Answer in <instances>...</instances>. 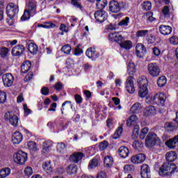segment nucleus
Segmentation results:
<instances>
[{"label": "nucleus", "instance_id": "f257e3e1", "mask_svg": "<svg viewBox=\"0 0 178 178\" xmlns=\"http://www.w3.org/2000/svg\"><path fill=\"white\" fill-rule=\"evenodd\" d=\"M108 40L113 42H117V44H119L120 47L124 49H131V48H133V43L131 41L124 40V38L118 32L110 33Z\"/></svg>", "mask_w": 178, "mask_h": 178}, {"label": "nucleus", "instance_id": "f03ea898", "mask_svg": "<svg viewBox=\"0 0 178 178\" xmlns=\"http://www.w3.org/2000/svg\"><path fill=\"white\" fill-rule=\"evenodd\" d=\"M177 167L176 164L171 163H164L159 170V174L162 177L170 176L172 173H175Z\"/></svg>", "mask_w": 178, "mask_h": 178}, {"label": "nucleus", "instance_id": "7ed1b4c3", "mask_svg": "<svg viewBox=\"0 0 178 178\" xmlns=\"http://www.w3.org/2000/svg\"><path fill=\"white\" fill-rule=\"evenodd\" d=\"M37 13V4L33 2H29L24 10V14L21 17V20L24 21L30 19L31 16H34Z\"/></svg>", "mask_w": 178, "mask_h": 178}, {"label": "nucleus", "instance_id": "20e7f679", "mask_svg": "<svg viewBox=\"0 0 178 178\" xmlns=\"http://www.w3.org/2000/svg\"><path fill=\"white\" fill-rule=\"evenodd\" d=\"M108 8L110 12H112V13H119L120 10H122V9H126L127 8V4L123 1L119 3L116 0H111L109 2Z\"/></svg>", "mask_w": 178, "mask_h": 178}, {"label": "nucleus", "instance_id": "39448f33", "mask_svg": "<svg viewBox=\"0 0 178 178\" xmlns=\"http://www.w3.org/2000/svg\"><path fill=\"white\" fill-rule=\"evenodd\" d=\"M156 143L157 144H161V139L159 138V137H158L156 134L154 132H149L147 134V136L145 140L146 147H154V145H155Z\"/></svg>", "mask_w": 178, "mask_h": 178}, {"label": "nucleus", "instance_id": "423d86ee", "mask_svg": "<svg viewBox=\"0 0 178 178\" xmlns=\"http://www.w3.org/2000/svg\"><path fill=\"white\" fill-rule=\"evenodd\" d=\"M14 162L18 165H24L27 162V153L22 150H19L13 154Z\"/></svg>", "mask_w": 178, "mask_h": 178}, {"label": "nucleus", "instance_id": "0eeeda50", "mask_svg": "<svg viewBox=\"0 0 178 178\" xmlns=\"http://www.w3.org/2000/svg\"><path fill=\"white\" fill-rule=\"evenodd\" d=\"M147 72L152 77H158L161 74V68L156 63H150L147 65Z\"/></svg>", "mask_w": 178, "mask_h": 178}, {"label": "nucleus", "instance_id": "6e6552de", "mask_svg": "<svg viewBox=\"0 0 178 178\" xmlns=\"http://www.w3.org/2000/svg\"><path fill=\"white\" fill-rule=\"evenodd\" d=\"M4 119L6 120H9L10 124L14 126V127H17V126H19V118L10 111L5 113Z\"/></svg>", "mask_w": 178, "mask_h": 178}, {"label": "nucleus", "instance_id": "1a4fd4ad", "mask_svg": "<svg viewBox=\"0 0 178 178\" xmlns=\"http://www.w3.org/2000/svg\"><path fill=\"white\" fill-rule=\"evenodd\" d=\"M6 13L8 17H15L19 13V6L13 3L8 4L6 7Z\"/></svg>", "mask_w": 178, "mask_h": 178}, {"label": "nucleus", "instance_id": "9d476101", "mask_svg": "<svg viewBox=\"0 0 178 178\" xmlns=\"http://www.w3.org/2000/svg\"><path fill=\"white\" fill-rule=\"evenodd\" d=\"M2 80L5 87H11L13 81H15V78L12 74L7 73L2 76Z\"/></svg>", "mask_w": 178, "mask_h": 178}, {"label": "nucleus", "instance_id": "9b49d317", "mask_svg": "<svg viewBox=\"0 0 178 178\" xmlns=\"http://www.w3.org/2000/svg\"><path fill=\"white\" fill-rule=\"evenodd\" d=\"M125 88L127 89V92L129 94H134L136 88H134V83L133 82V76H129L125 83Z\"/></svg>", "mask_w": 178, "mask_h": 178}, {"label": "nucleus", "instance_id": "f8f14e48", "mask_svg": "<svg viewBox=\"0 0 178 178\" xmlns=\"http://www.w3.org/2000/svg\"><path fill=\"white\" fill-rule=\"evenodd\" d=\"M140 176L142 178H151V168L147 164H143L140 167Z\"/></svg>", "mask_w": 178, "mask_h": 178}, {"label": "nucleus", "instance_id": "ddd939ff", "mask_svg": "<svg viewBox=\"0 0 178 178\" xmlns=\"http://www.w3.org/2000/svg\"><path fill=\"white\" fill-rule=\"evenodd\" d=\"M94 16L97 22H99V23H104V22H105L108 17L106 15V12L104 10L96 11L94 14Z\"/></svg>", "mask_w": 178, "mask_h": 178}, {"label": "nucleus", "instance_id": "4468645a", "mask_svg": "<svg viewBox=\"0 0 178 178\" xmlns=\"http://www.w3.org/2000/svg\"><path fill=\"white\" fill-rule=\"evenodd\" d=\"M25 49L26 48L23 44H17L13 48L11 54L13 56H20L24 52Z\"/></svg>", "mask_w": 178, "mask_h": 178}, {"label": "nucleus", "instance_id": "2eb2a0df", "mask_svg": "<svg viewBox=\"0 0 178 178\" xmlns=\"http://www.w3.org/2000/svg\"><path fill=\"white\" fill-rule=\"evenodd\" d=\"M146 52H147V49L145 48V46H144V44L141 43H138V44H136V54L138 58H143V56L145 55Z\"/></svg>", "mask_w": 178, "mask_h": 178}, {"label": "nucleus", "instance_id": "dca6fc26", "mask_svg": "<svg viewBox=\"0 0 178 178\" xmlns=\"http://www.w3.org/2000/svg\"><path fill=\"white\" fill-rule=\"evenodd\" d=\"M152 100L157 104H161V105H165L166 95L161 92L157 93L154 96Z\"/></svg>", "mask_w": 178, "mask_h": 178}, {"label": "nucleus", "instance_id": "f3484780", "mask_svg": "<svg viewBox=\"0 0 178 178\" xmlns=\"http://www.w3.org/2000/svg\"><path fill=\"white\" fill-rule=\"evenodd\" d=\"M84 158V154L81 152L74 153L70 157V161L71 162H74V163H77L79 161H81Z\"/></svg>", "mask_w": 178, "mask_h": 178}, {"label": "nucleus", "instance_id": "a211bd4d", "mask_svg": "<svg viewBox=\"0 0 178 178\" xmlns=\"http://www.w3.org/2000/svg\"><path fill=\"white\" fill-rule=\"evenodd\" d=\"M23 141V135L19 131H16L13 134L12 142L13 144H20Z\"/></svg>", "mask_w": 178, "mask_h": 178}, {"label": "nucleus", "instance_id": "6ab92c4d", "mask_svg": "<svg viewBox=\"0 0 178 178\" xmlns=\"http://www.w3.org/2000/svg\"><path fill=\"white\" fill-rule=\"evenodd\" d=\"M159 31L163 35H169V34L172 33V28L170 26L161 25Z\"/></svg>", "mask_w": 178, "mask_h": 178}, {"label": "nucleus", "instance_id": "aec40b11", "mask_svg": "<svg viewBox=\"0 0 178 178\" xmlns=\"http://www.w3.org/2000/svg\"><path fill=\"white\" fill-rule=\"evenodd\" d=\"M138 120V118L136 115H131L127 120V126L128 127H133V126L136 125L137 121Z\"/></svg>", "mask_w": 178, "mask_h": 178}, {"label": "nucleus", "instance_id": "412c9836", "mask_svg": "<svg viewBox=\"0 0 178 178\" xmlns=\"http://www.w3.org/2000/svg\"><path fill=\"white\" fill-rule=\"evenodd\" d=\"M118 154L121 158H127L130 152L129 151V148L126 146H122L118 149Z\"/></svg>", "mask_w": 178, "mask_h": 178}, {"label": "nucleus", "instance_id": "4be33fe9", "mask_svg": "<svg viewBox=\"0 0 178 178\" xmlns=\"http://www.w3.org/2000/svg\"><path fill=\"white\" fill-rule=\"evenodd\" d=\"M176 144H178V135L165 142V145L169 148H175Z\"/></svg>", "mask_w": 178, "mask_h": 178}, {"label": "nucleus", "instance_id": "5701e85b", "mask_svg": "<svg viewBox=\"0 0 178 178\" xmlns=\"http://www.w3.org/2000/svg\"><path fill=\"white\" fill-rule=\"evenodd\" d=\"M31 69V63L30 61H25L21 65V72L24 74L27 73Z\"/></svg>", "mask_w": 178, "mask_h": 178}, {"label": "nucleus", "instance_id": "b1692460", "mask_svg": "<svg viewBox=\"0 0 178 178\" xmlns=\"http://www.w3.org/2000/svg\"><path fill=\"white\" fill-rule=\"evenodd\" d=\"M156 113V110L155 109V107L152 106H149L148 107H146L144 110V115L145 116H152V115H155Z\"/></svg>", "mask_w": 178, "mask_h": 178}, {"label": "nucleus", "instance_id": "393cba45", "mask_svg": "<svg viewBox=\"0 0 178 178\" xmlns=\"http://www.w3.org/2000/svg\"><path fill=\"white\" fill-rule=\"evenodd\" d=\"M52 162L51 161H47L42 164V168L44 169V172H47V173H51L52 170H54V168H52Z\"/></svg>", "mask_w": 178, "mask_h": 178}, {"label": "nucleus", "instance_id": "a878e982", "mask_svg": "<svg viewBox=\"0 0 178 178\" xmlns=\"http://www.w3.org/2000/svg\"><path fill=\"white\" fill-rule=\"evenodd\" d=\"M177 158V154L176 152H169L165 154V159L168 162H173V161H176Z\"/></svg>", "mask_w": 178, "mask_h": 178}, {"label": "nucleus", "instance_id": "bb28decb", "mask_svg": "<svg viewBox=\"0 0 178 178\" xmlns=\"http://www.w3.org/2000/svg\"><path fill=\"white\" fill-rule=\"evenodd\" d=\"M28 51L31 55H36L37 52H38V46L35 43H30L28 45Z\"/></svg>", "mask_w": 178, "mask_h": 178}, {"label": "nucleus", "instance_id": "cd10ccee", "mask_svg": "<svg viewBox=\"0 0 178 178\" xmlns=\"http://www.w3.org/2000/svg\"><path fill=\"white\" fill-rule=\"evenodd\" d=\"M148 95V88L147 86L139 88L138 97L140 98H145Z\"/></svg>", "mask_w": 178, "mask_h": 178}, {"label": "nucleus", "instance_id": "c85d7f7f", "mask_svg": "<svg viewBox=\"0 0 178 178\" xmlns=\"http://www.w3.org/2000/svg\"><path fill=\"white\" fill-rule=\"evenodd\" d=\"M127 73L130 76H134V73H136V65L133 62H129L127 65Z\"/></svg>", "mask_w": 178, "mask_h": 178}, {"label": "nucleus", "instance_id": "c756f323", "mask_svg": "<svg viewBox=\"0 0 178 178\" xmlns=\"http://www.w3.org/2000/svg\"><path fill=\"white\" fill-rule=\"evenodd\" d=\"M73 108V104H72V102L70 101H65L62 104L61 107V113L63 115V111H68V109Z\"/></svg>", "mask_w": 178, "mask_h": 178}, {"label": "nucleus", "instance_id": "7c9ffc66", "mask_svg": "<svg viewBox=\"0 0 178 178\" xmlns=\"http://www.w3.org/2000/svg\"><path fill=\"white\" fill-rule=\"evenodd\" d=\"M138 86L140 88L141 87H147L148 86V79L145 76L140 77L138 79Z\"/></svg>", "mask_w": 178, "mask_h": 178}, {"label": "nucleus", "instance_id": "2f4dec72", "mask_svg": "<svg viewBox=\"0 0 178 178\" xmlns=\"http://www.w3.org/2000/svg\"><path fill=\"white\" fill-rule=\"evenodd\" d=\"M104 163V166H106V168H111L112 165H113V158H112L111 156H105Z\"/></svg>", "mask_w": 178, "mask_h": 178}, {"label": "nucleus", "instance_id": "473e14b6", "mask_svg": "<svg viewBox=\"0 0 178 178\" xmlns=\"http://www.w3.org/2000/svg\"><path fill=\"white\" fill-rule=\"evenodd\" d=\"M141 111V104L140 103H135L130 109L131 113H138Z\"/></svg>", "mask_w": 178, "mask_h": 178}, {"label": "nucleus", "instance_id": "72a5a7b5", "mask_svg": "<svg viewBox=\"0 0 178 178\" xmlns=\"http://www.w3.org/2000/svg\"><path fill=\"white\" fill-rule=\"evenodd\" d=\"M149 31L148 30H139L136 33V37L137 38H144L148 35Z\"/></svg>", "mask_w": 178, "mask_h": 178}, {"label": "nucleus", "instance_id": "f704fd0d", "mask_svg": "<svg viewBox=\"0 0 178 178\" xmlns=\"http://www.w3.org/2000/svg\"><path fill=\"white\" fill-rule=\"evenodd\" d=\"M52 148V142L46 140L43 143L42 151L43 152H49V149Z\"/></svg>", "mask_w": 178, "mask_h": 178}, {"label": "nucleus", "instance_id": "c9c22d12", "mask_svg": "<svg viewBox=\"0 0 178 178\" xmlns=\"http://www.w3.org/2000/svg\"><path fill=\"white\" fill-rule=\"evenodd\" d=\"M27 147L30 151H33V152H35V151L38 150L37 143L34 141H29L27 144Z\"/></svg>", "mask_w": 178, "mask_h": 178}, {"label": "nucleus", "instance_id": "e433bc0d", "mask_svg": "<svg viewBox=\"0 0 178 178\" xmlns=\"http://www.w3.org/2000/svg\"><path fill=\"white\" fill-rule=\"evenodd\" d=\"M10 175V169L9 168H6L0 170V178H5Z\"/></svg>", "mask_w": 178, "mask_h": 178}, {"label": "nucleus", "instance_id": "4c0bfd02", "mask_svg": "<svg viewBox=\"0 0 178 178\" xmlns=\"http://www.w3.org/2000/svg\"><path fill=\"white\" fill-rule=\"evenodd\" d=\"M67 172L68 175H75V173H77V165L74 164L70 165L68 166Z\"/></svg>", "mask_w": 178, "mask_h": 178}, {"label": "nucleus", "instance_id": "58836bf2", "mask_svg": "<svg viewBox=\"0 0 178 178\" xmlns=\"http://www.w3.org/2000/svg\"><path fill=\"white\" fill-rule=\"evenodd\" d=\"M96 52L97 51L95 50V48L90 47L86 50V55L89 58H94V56H95Z\"/></svg>", "mask_w": 178, "mask_h": 178}, {"label": "nucleus", "instance_id": "ea45409f", "mask_svg": "<svg viewBox=\"0 0 178 178\" xmlns=\"http://www.w3.org/2000/svg\"><path fill=\"white\" fill-rule=\"evenodd\" d=\"M67 147V144L64 143H60L57 144V151L60 154H63L66 151V147Z\"/></svg>", "mask_w": 178, "mask_h": 178}, {"label": "nucleus", "instance_id": "a19ab883", "mask_svg": "<svg viewBox=\"0 0 178 178\" xmlns=\"http://www.w3.org/2000/svg\"><path fill=\"white\" fill-rule=\"evenodd\" d=\"M168 81V79H166V76H160L157 80V85L159 87H163Z\"/></svg>", "mask_w": 178, "mask_h": 178}, {"label": "nucleus", "instance_id": "79ce46f5", "mask_svg": "<svg viewBox=\"0 0 178 178\" xmlns=\"http://www.w3.org/2000/svg\"><path fill=\"white\" fill-rule=\"evenodd\" d=\"M142 9L143 10H151L152 8V3H151V1H144L141 3Z\"/></svg>", "mask_w": 178, "mask_h": 178}, {"label": "nucleus", "instance_id": "37998d69", "mask_svg": "<svg viewBox=\"0 0 178 178\" xmlns=\"http://www.w3.org/2000/svg\"><path fill=\"white\" fill-rule=\"evenodd\" d=\"M129 23H130V17H126L118 23V26H121L122 27H127Z\"/></svg>", "mask_w": 178, "mask_h": 178}, {"label": "nucleus", "instance_id": "c03bdc74", "mask_svg": "<svg viewBox=\"0 0 178 178\" xmlns=\"http://www.w3.org/2000/svg\"><path fill=\"white\" fill-rule=\"evenodd\" d=\"M61 52H63L65 55H69L70 54V52L72 51V47L69 44H65L60 49Z\"/></svg>", "mask_w": 178, "mask_h": 178}, {"label": "nucleus", "instance_id": "a18cd8bd", "mask_svg": "<svg viewBox=\"0 0 178 178\" xmlns=\"http://www.w3.org/2000/svg\"><path fill=\"white\" fill-rule=\"evenodd\" d=\"M122 133H123V128L122 127H119L116 129L114 135L113 136V138L114 140H118V138H119V137L122 136Z\"/></svg>", "mask_w": 178, "mask_h": 178}, {"label": "nucleus", "instance_id": "49530a36", "mask_svg": "<svg viewBox=\"0 0 178 178\" xmlns=\"http://www.w3.org/2000/svg\"><path fill=\"white\" fill-rule=\"evenodd\" d=\"M148 131H149V129H148V127L143 128L139 135L140 139L144 140V138L147 137V134H148Z\"/></svg>", "mask_w": 178, "mask_h": 178}, {"label": "nucleus", "instance_id": "de8ad7c7", "mask_svg": "<svg viewBox=\"0 0 178 178\" xmlns=\"http://www.w3.org/2000/svg\"><path fill=\"white\" fill-rule=\"evenodd\" d=\"M165 128L168 131H173L174 130H176V126H175L173 122H166L165 124Z\"/></svg>", "mask_w": 178, "mask_h": 178}, {"label": "nucleus", "instance_id": "09e8293b", "mask_svg": "<svg viewBox=\"0 0 178 178\" xmlns=\"http://www.w3.org/2000/svg\"><path fill=\"white\" fill-rule=\"evenodd\" d=\"M106 5H108L107 0H103V3H101V0H97L96 6L97 9H104Z\"/></svg>", "mask_w": 178, "mask_h": 178}, {"label": "nucleus", "instance_id": "8fccbe9b", "mask_svg": "<svg viewBox=\"0 0 178 178\" xmlns=\"http://www.w3.org/2000/svg\"><path fill=\"white\" fill-rule=\"evenodd\" d=\"M98 166V160L97 159H92L88 165V169H94Z\"/></svg>", "mask_w": 178, "mask_h": 178}, {"label": "nucleus", "instance_id": "3c124183", "mask_svg": "<svg viewBox=\"0 0 178 178\" xmlns=\"http://www.w3.org/2000/svg\"><path fill=\"white\" fill-rule=\"evenodd\" d=\"M8 54H9V49L6 47L0 48V56L1 58H6Z\"/></svg>", "mask_w": 178, "mask_h": 178}, {"label": "nucleus", "instance_id": "603ef678", "mask_svg": "<svg viewBox=\"0 0 178 178\" xmlns=\"http://www.w3.org/2000/svg\"><path fill=\"white\" fill-rule=\"evenodd\" d=\"M138 131H140V127L136 125L133 130L132 138L136 140L138 137Z\"/></svg>", "mask_w": 178, "mask_h": 178}, {"label": "nucleus", "instance_id": "864d4df0", "mask_svg": "<svg viewBox=\"0 0 178 178\" xmlns=\"http://www.w3.org/2000/svg\"><path fill=\"white\" fill-rule=\"evenodd\" d=\"M147 41L148 44H154L155 41H156V38H155V35L150 34L149 35H147Z\"/></svg>", "mask_w": 178, "mask_h": 178}, {"label": "nucleus", "instance_id": "5fc2aeb1", "mask_svg": "<svg viewBox=\"0 0 178 178\" xmlns=\"http://www.w3.org/2000/svg\"><path fill=\"white\" fill-rule=\"evenodd\" d=\"M77 1L80 0H71L72 5H73V6H74L75 8H78L81 10H83V6H81V4L77 2Z\"/></svg>", "mask_w": 178, "mask_h": 178}, {"label": "nucleus", "instance_id": "6e6d98bb", "mask_svg": "<svg viewBox=\"0 0 178 178\" xmlns=\"http://www.w3.org/2000/svg\"><path fill=\"white\" fill-rule=\"evenodd\" d=\"M145 16H146V18L149 22H154V20H155V18L153 17L154 13L152 12H147Z\"/></svg>", "mask_w": 178, "mask_h": 178}, {"label": "nucleus", "instance_id": "4d7b16f0", "mask_svg": "<svg viewBox=\"0 0 178 178\" xmlns=\"http://www.w3.org/2000/svg\"><path fill=\"white\" fill-rule=\"evenodd\" d=\"M108 145H109V144L108 143V141L104 140L100 143V144L99 145V149L101 151H104V149H106V148L108 147Z\"/></svg>", "mask_w": 178, "mask_h": 178}, {"label": "nucleus", "instance_id": "13d9d810", "mask_svg": "<svg viewBox=\"0 0 178 178\" xmlns=\"http://www.w3.org/2000/svg\"><path fill=\"white\" fill-rule=\"evenodd\" d=\"M136 158H138V162L139 163H143V162H144L145 161V154H139L138 155H136Z\"/></svg>", "mask_w": 178, "mask_h": 178}, {"label": "nucleus", "instance_id": "bf43d9fd", "mask_svg": "<svg viewBox=\"0 0 178 178\" xmlns=\"http://www.w3.org/2000/svg\"><path fill=\"white\" fill-rule=\"evenodd\" d=\"M24 173L25 176H31L33 175V168L31 167H26L24 170Z\"/></svg>", "mask_w": 178, "mask_h": 178}, {"label": "nucleus", "instance_id": "052dcab7", "mask_svg": "<svg viewBox=\"0 0 178 178\" xmlns=\"http://www.w3.org/2000/svg\"><path fill=\"white\" fill-rule=\"evenodd\" d=\"M132 145L135 149H138V148L143 147V143H141V141L135 140Z\"/></svg>", "mask_w": 178, "mask_h": 178}, {"label": "nucleus", "instance_id": "680f3d73", "mask_svg": "<svg viewBox=\"0 0 178 178\" xmlns=\"http://www.w3.org/2000/svg\"><path fill=\"white\" fill-rule=\"evenodd\" d=\"M162 13L163 16H169L170 14V10L169 9V7L168 6H165L163 8Z\"/></svg>", "mask_w": 178, "mask_h": 178}, {"label": "nucleus", "instance_id": "e2e57ef3", "mask_svg": "<svg viewBox=\"0 0 178 178\" xmlns=\"http://www.w3.org/2000/svg\"><path fill=\"white\" fill-rule=\"evenodd\" d=\"M170 44L172 45H178V37L172 36L170 38Z\"/></svg>", "mask_w": 178, "mask_h": 178}, {"label": "nucleus", "instance_id": "0e129e2a", "mask_svg": "<svg viewBox=\"0 0 178 178\" xmlns=\"http://www.w3.org/2000/svg\"><path fill=\"white\" fill-rule=\"evenodd\" d=\"M56 25L52 22H44V29H55Z\"/></svg>", "mask_w": 178, "mask_h": 178}, {"label": "nucleus", "instance_id": "69168bd1", "mask_svg": "<svg viewBox=\"0 0 178 178\" xmlns=\"http://www.w3.org/2000/svg\"><path fill=\"white\" fill-rule=\"evenodd\" d=\"M6 101V93L0 91V104H3Z\"/></svg>", "mask_w": 178, "mask_h": 178}, {"label": "nucleus", "instance_id": "338daca9", "mask_svg": "<svg viewBox=\"0 0 178 178\" xmlns=\"http://www.w3.org/2000/svg\"><path fill=\"white\" fill-rule=\"evenodd\" d=\"M74 99L76 104H82L83 103V97L79 94L74 95Z\"/></svg>", "mask_w": 178, "mask_h": 178}, {"label": "nucleus", "instance_id": "774afa93", "mask_svg": "<svg viewBox=\"0 0 178 178\" xmlns=\"http://www.w3.org/2000/svg\"><path fill=\"white\" fill-rule=\"evenodd\" d=\"M41 94L42 95H48V94H49V89L47 87H42L41 89Z\"/></svg>", "mask_w": 178, "mask_h": 178}]
</instances>
